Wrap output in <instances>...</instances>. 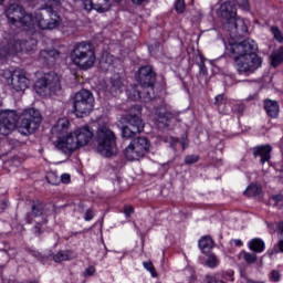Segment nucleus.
Masks as SVG:
<instances>
[{
    "mask_svg": "<svg viewBox=\"0 0 283 283\" xmlns=\"http://www.w3.org/2000/svg\"><path fill=\"white\" fill-rule=\"evenodd\" d=\"M217 14L228 22L230 39L228 45H226V51L234 60L238 72L241 74L255 72L258 67L262 66V57L255 54L258 52V44L253 40L235 42V39H240V36H244L249 32L244 19L238 18L235 2L226 1L221 3Z\"/></svg>",
    "mask_w": 283,
    "mask_h": 283,
    "instance_id": "f257e3e1",
    "label": "nucleus"
},
{
    "mask_svg": "<svg viewBox=\"0 0 283 283\" xmlns=\"http://www.w3.org/2000/svg\"><path fill=\"white\" fill-rule=\"evenodd\" d=\"M55 149L62 154H74L76 149L87 147L94 140V129L88 125L78 126L72 130L70 119L63 117L56 120L51 128Z\"/></svg>",
    "mask_w": 283,
    "mask_h": 283,
    "instance_id": "f03ea898",
    "label": "nucleus"
},
{
    "mask_svg": "<svg viewBox=\"0 0 283 283\" xmlns=\"http://www.w3.org/2000/svg\"><path fill=\"white\" fill-rule=\"evenodd\" d=\"M96 151L104 158H112L118 154L116 134L107 124H99L95 134Z\"/></svg>",
    "mask_w": 283,
    "mask_h": 283,
    "instance_id": "7ed1b4c3",
    "label": "nucleus"
},
{
    "mask_svg": "<svg viewBox=\"0 0 283 283\" xmlns=\"http://www.w3.org/2000/svg\"><path fill=\"white\" fill-rule=\"evenodd\" d=\"M137 81L139 85L127 90V96L130 101H144L147 103V101L151 98L149 96V88L147 87H151L156 81V73L151 71V66L140 67L138 71Z\"/></svg>",
    "mask_w": 283,
    "mask_h": 283,
    "instance_id": "20e7f679",
    "label": "nucleus"
},
{
    "mask_svg": "<svg viewBox=\"0 0 283 283\" xmlns=\"http://www.w3.org/2000/svg\"><path fill=\"white\" fill-rule=\"evenodd\" d=\"M70 61L78 67V70H92L94 63H96V53L92 49V44L86 42H81L74 45L70 52Z\"/></svg>",
    "mask_w": 283,
    "mask_h": 283,
    "instance_id": "39448f33",
    "label": "nucleus"
},
{
    "mask_svg": "<svg viewBox=\"0 0 283 283\" xmlns=\"http://www.w3.org/2000/svg\"><path fill=\"white\" fill-rule=\"evenodd\" d=\"M4 17L10 25L31 32L34 28V14L27 13L23 7L12 3L4 10Z\"/></svg>",
    "mask_w": 283,
    "mask_h": 283,
    "instance_id": "423d86ee",
    "label": "nucleus"
},
{
    "mask_svg": "<svg viewBox=\"0 0 283 283\" xmlns=\"http://www.w3.org/2000/svg\"><path fill=\"white\" fill-rule=\"evenodd\" d=\"M36 48V40L21 42L17 36L4 38L0 46V57L6 59L10 54H19V52H30Z\"/></svg>",
    "mask_w": 283,
    "mask_h": 283,
    "instance_id": "0eeeda50",
    "label": "nucleus"
},
{
    "mask_svg": "<svg viewBox=\"0 0 283 283\" xmlns=\"http://www.w3.org/2000/svg\"><path fill=\"white\" fill-rule=\"evenodd\" d=\"M34 91L40 96H52L61 92V76L54 72L44 74L35 82Z\"/></svg>",
    "mask_w": 283,
    "mask_h": 283,
    "instance_id": "6e6552de",
    "label": "nucleus"
},
{
    "mask_svg": "<svg viewBox=\"0 0 283 283\" xmlns=\"http://www.w3.org/2000/svg\"><path fill=\"white\" fill-rule=\"evenodd\" d=\"M73 109L77 118L90 116L94 109V95L87 90L77 92L72 98Z\"/></svg>",
    "mask_w": 283,
    "mask_h": 283,
    "instance_id": "1a4fd4ad",
    "label": "nucleus"
},
{
    "mask_svg": "<svg viewBox=\"0 0 283 283\" xmlns=\"http://www.w3.org/2000/svg\"><path fill=\"white\" fill-rule=\"evenodd\" d=\"M41 112L35 108H27L21 115V120L18 126V132L28 136L29 134H34L36 129L41 126Z\"/></svg>",
    "mask_w": 283,
    "mask_h": 283,
    "instance_id": "9d476101",
    "label": "nucleus"
},
{
    "mask_svg": "<svg viewBox=\"0 0 283 283\" xmlns=\"http://www.w3.org/2000/svg\"><path fill=\"white\" fill-rule=\"evenodd\" d=\"M143 112V107L139 105L134 106L130 109V115L127 120V125L122 127L123 138H134L136 134H140L145 129V123L139 117Z\"/></svg>",
    "mask_w": 283,
    "mask_h": 283,
    "instance_id": "9b49d317",
    "label": "nucleus"
},
{
    "mask_svg": "<svg viewBox=\"0 0 283 283\" xmlns=\"http://www.w3.org/2000/svg\"><path fill=\"white\" fill-rule=\"evenodd\" d=\"M149 147H151L149 139L146 137H137L124 149V156L130 161L140 160V158L145 157V154L149 151Z\"/></svg>",
    "mask_w": 283,
    "mask_h": 283,
    "instance_id": "f8f14e48",
    "label": "nucleus"
},
{
    "mask_svg": "<svg viewBox=\"0 0 283 283\" xmlns=\"http://www.w3.org/2000/svg\"><path fill=\"white\" fill-rule=\"evenodd\" d=\"M4 83L14 90V92H25L30 87V80L24 74H15L10 70L2 72Z\"/></svg>",
    "mask_w": 283,
    "mask_h": 283,
    "instance_id": "ddd939ff",
    "label": "nucleus"
},
{
    "mask_svg": "<svg viewBox=\"0 0 283 283\" xmlns=\"http://www.w3.org/2000/svg\"><path fill=\"white\" fill-rule=\"evenodd\" d=\"M17 120L19 115L14 109H4L0 112V134L2 136H10L17 129Z\"/></svg>",
    "mask_w": 283,
    "mask_h": 283,
    "instance_id": "4468645a",
    "label": "nucleus"
},
{
    "mask_svg": "<svg viewBox=\"0 0 283 283\" xmlns=\"http://www.w3.org/2000/svg\"><path fill=\"white\" fill-rule=\"evenodd\" d=\"M33 21L34 25L31 28V32L33 30H54L55 28H59L61 18L52 13L51 20L48 22L45 19H43V13L38 12L33 14Z\"/></svg>",
    "mask_w": 283,
    "mask_h": 283,
    "instance_id": "2eb2a0df",
    "label": "nucleus"
},
{
    "mask_svg": "<svg viewBox=\"0 0 283 283\" xmlns=\"http://www.w3.org/2000/svg\"><path fill=\"white\" fill-rule=\"evenodd\" d=\"M84 7V10L88 12L96 10V12H107L112 8L111 0H81Z\"/></svg>",
    "mask_w": 283,
    "mask_h": 283,
    "instance_id": "dca6fc26",
    "label": "nucleus"
},
{
    "mask_svg": "<svg viewBox=\"0 0 283 283\" xmlns=\"http://www.w3.org/2000/svg\"><path fill=\"white\" fill-rule=\"evenodd\" d=\"M170 116L171 113H169L167 106L165 105H161L158 108H154V111L150 114V118L153 120H156V123H167Z\"/></svg>",
    "mask_w": 283,
    "mask_h": 283,
    "instance_id": "f3484780",
    "label": "nucleus"
},
{
    "mask_svg": "<svg viewBox=\"0 0 283 283\" xmlns=\"http://www.w3.org/2000/svg\"><path fill=\"white\" fill-rule=\"evenodd\" d=\"M273 148L269 145H263L254 148V157L255 158H261L260 163L264 165V163H269L271 160V151Z\"/></svg>",
    "mask_w": 283,
    "mask_h": 283,
    "instance_id": "a211bd4d",
    "label": "nucleus"
},
{
    "mask_svg": "<svg viewBox=\"0 0 283 283\" xmlns=\"http://www.w3.org/2000/svg\"><path fill=\"white\" fill-rule=\"evenodd\" d=\"M264 109L271 118H277L280 115V104L273 99H265Z\"/></svg>",
    "mask_w": 283,
    "mask_h": 283,
    "instance_id": "6ab92c4d",
    "label": "nucleus"
},
{
    "mask_svg": "<svg viewBox=\"0 0 283 283\" xmlns=\"http://www.w3.org/2000/svg\"><path fill=\"white\" fill-rule=\"evenodd\" d=\"M270 63L272 67H277L283 63V46L273 51L270 55Z\"/></svg>",
    "mask_w": 283,
    "mask_h": 283,
    "instance_id": "aec40b11",
    "label": "nucleus"
},
{
    "mask_svg": "<svg viewBox=\"0 0 283 283\" xmlns=\"http://www.w3.org/2000/svg\"><path fill=\"white\" fill-rule=\"evenodd\" d=\"M248 247H249V250L254 251V253H262L264 252V249H266V245L264 244L262 239H258V238L249 241Z\"/></svg>",
    "mask_w": 283,
    "mask_h": 283,
    "instance_id": "412c9836",
    "label": "nucleus"
},
{
    "mask_svg": "<svg viewBox=\"0 0 283 283\" xmlns=\"http://www.w3.org/2000/svg\"><path fill=\"white\" fill-rule=\"evenodd\" d=\"M54 262H67L74 260V253L70 250H61L53 255Z\"/></svg>",
    "mask_w": 283,
    "mask_h": 283,
    "instance_id": "4be33fe9",
    "label": "nucleus"
},
{
    "mask_svg": "<svg viewBox=\"0 0 283 283\" xmlns=\"http://www.w3.org/2000/svg\"><path fill=\"white\" fill-rule=\"evenodd\" d=\"M214 104L221 114H229V109H227V105H229V102H227L224 94L218 95L216 97Z\"/></svg>",
    "mask_w": 283,
    "mask_h": 283,
    "instance_id": "5701e85b",
    "label": "nucleus"
},
{
    "mask_svg": "<svg viewBox=\"0 0 283 283\" xmlns=\"http://www.w3.org/2000/svg\"><path fill=\"white\" fill-rule=\"evenodd\" d=\"M199 249L203 253H206V251H210V249H213V239H211L209 235L202 237L199 240Z\"/></svg>",
    "mask_w": 283,
    "mask_h": 283,
    "instance_id": "b1692460",
    "label": "nucleus"
},
{
    "mask_svg": "<svg viewBox=\"0 0 283 283\" xmlns=\"http://www.w3.org/2000/svg\"><path fill=\"white\" fill-rule=\"evenodd\" d=\"M262 193V186L252 184L248 186V188L244 191V196H248V198H253L255 196H260Z\"/></svg>",
    "mask_w": 283,
    "mask_h": 283,
    "instance_id": "393cba45",
    "label": "nucleus"
},
{
    "mask_svg": "<svg viewBox=\"0 0 283 283\" xmlns=\"http://www.w3.org/2000/svg\"><path fill=\"white\" fill-rule=\"evenodd\" d=\"M31 216L33 218H39V216H43V203L41 201H36L32 205Z\"/></svg>",
    "mask_w": 283,
    "mask_h": 283,
    "instance_id": "a878e982",
    "label": "nucleus"
},
{
    "mask_svg": "<svg viewBox=\"0 0 283 283\" xmlns=\"http://www.w3.org/2000/svg\"><path fill=\"white\" fill-rule=\"evenodd\" d=\"M219 264L220 259H218L216 254H208V258L206 260V266H208V269H217Z\"/></svg>",
    "mask_w": 283,
    "mask_h": 283,
    "instance_id": "bb28decb",
    "label": "nucleus"
},
{
    "mask_svg": "<svg viewBox=\"0 0 283 283\" xmlns=\"http://www.w3.org/2000/svg\"><path fill=\"white\" fill-rule=\"evenodd\" d=\"M118 92H123V81L120 78L111 81V93L117 94Z\"/></svg>",
    "mask_w": 283,
    "mask_h": 283,
    "instance_id": "cd10ccee",
    "label": "nucleus"
},
{
    "mask_svg": "<svg viewBox=\"0 0 283 283\" xmlns=\"http://www.w3.org/2000/svg\"><path fill=\"white\" fill-rule=\"evenodd\" d=\"M240 258H243L244 262H247V264H253L255 262V260H258V255H255L254 253H249V252H241Z\"/></svg>",
    "mask_w": 283,
    "mask_h": 283,
    "instance_id": "c85d7f7f",
    "label": "nucleus"
},
{
    "mask_svg": "<svg viewBox=\"0 0 283 283\" xmlns=\"http://www.w3.org/2000/svg\"><path fill=\"white\" fill-rule=\"evenodd\" d=\"M271 32H272L275 41H277L279 43H283V34H282V31L280 30V28L272 27Z\"/></svg>",
    "mask_w": 283,
    "mask_h": 283,
    "instance_id": "c756f323",
    "label": "nucleus"
},
{
    "mask_svg": "<svg viewBox=\"0 0 283 283\" xmlns=\"http://www.w3.org/2000/svg\"><path fill=\"white\" fill-rule=\"evenodd\" d=\"M41 56H44V59H48L50 56L51 59H59L61 56V53L56 50H50V51H42Z\"/></svg>",
    "mask_w": 283,
    "mask_h": 283,
    "instance_id": "7c9ffc66",
    "label": "nucleus"
},
{
    "mask_svg": "<svg viewBox=\"0 0 283 283\" xmlns=\"http://www.w3.org/2000/svg\"><path fill=\"white\" fill-rule=\"evenodd\" d=\"M143 265L146 269V271L150 272L151 277H158V273H156V269L154 268V263H151L150 261H147V262H144Z\"/></svg>",
    "mask_w": 283,
    "mask_h": 283,
    "instance_id": "2f4dec72",
    "label": "nucleus"
},
{
    "mask_svg": "<svg viewBox=\"0 0 283 283\" xmlns=\"http://www.w3.org/2000/svg\"><path fill=\"white\" fill-rule=\"evenodd\" d=\"M45 8L49 10H56L61 6V0H45Z\"/></svg>",
    "mask_w": 283,
    "mask_h": 283,
    "instance_id": "473e14b6",
    "label": "nucleus"
},
{
    "mask_svg": "<svg viewBox=\"0 0 283 283\" xmlns=\"http://www.w3.org/2000/svg\"><path fill=\"white\" fill-rule=\"evenodd\" d=\"M175 10L179 14H182V12H185V0H176Z\"/></svg>",
    "mask_w": 283,
    "mask_h": 283,
    "instance_id": "72a5a7b5",
    "label": "nucleus"
},
{
    "mask_svg": "<svg viewBox=\"0 0 283 283\" xmlns=\"http://www.w3.org/2000/svg\"><path fill=\"white\" fill-rule=\"evenodd\" d=\"M198 160H199L198 155H188L185 158L186 165H193V164L198 163Z\"/></svg>",
    "mask_w": 283,
    "mask_h": 283,
    "instance_id": "f704fd0d",
    "label": "nucleus"
},
{
    "mask_svg": "<svg viewBox=\"0 0 283 283\" xmlns=\"http://www.w3.org/2000/svg\"><path fill=\"white\" fill-rule=\"evenodd\" d=\"M233 270H228L223 273V280H226L227 282H233Z\"/></svg>",
    "mask_w": 283,
    "mask_h": 283,
    "instance_id": "c9c22d12",
    "label": "nucleus"
},
{
    "mask_svg": "<svg viewBox=\"0 0 283 283\" xmlns=\"http://www.w3.org/2000/svg\"><path fill=\"white\" fill-rule=\"evenodd\" d=\"M280 272H277V270H273L271 273H270V280L272 282H280Z\"/></svg>",
    "mask_w": 283,
    "mask_h": 283,
    "instance_id": "e433bc0d",
    "label": "nucleus"
},
{
    "mask_svg": "<svg viewBox=\"0 0 283 283\" xmlns=\"http://www.w3.org/2000/svg\"><path fill=\"white\" fill-rule=\"evenodd\" d=\"M96 273V269L94 266H88L85 271H84V276L88 277L92 276Z\"/></svg>",
    "mask_w": 283,
    "mask_h": 283,
    "instance_id": "4c0bfd02",
    "label": "nucleus"
},
{
    "mask_svg": "<svg viewBox=\"0 0 283 283\" xmlns=\"http://www.w3.org/2000/svg\"><path fill=\"white\" fill-rule=\"evenodd\" d=\"M203 283H218V276L207 275L203 280Z\"/></svg>",
    "mask_w": 283,
    "mask_h": 283,
    "instance_id": "58836bf2",
    "label": "nucleus"
},
{
    "mask_svg": "<svg viewBox=\"0 0 283 283\" xmlns=\"http://www.w3.org/2000/svg\"><path fill=\"white\" fill-rule=\"evenodd\" d=\"M242 10H249V0H237Z\"/></svg>",
    "mask_w": 283,
    "mask_h": 283,
    "instance_id": "ea45409f",
    "label": "nucleus"
},
{
    "mask_svg": "<svg viewBox=\"0 0 283 283\" xmlns=\"http://www.w3.org/2000/svg\"><path fill=\"white\" fill-rule=\"evenodd\" d=\"M92 218H94V211L92 210H86L85 214H84V220H86V222H90V220H92Z\"/></svg>",
    "mask_w": 283,
    "mask_h": 283,
    "instance_id": "a19ab883",
    "label": "nucleus"
},
{
    "mask_svg": "<svg viewBox=\"0 0 283 283\" xmlns=\"http://www.w3.org/2000/svg\"><path fill=\"white\" fill-rule=\"evenodd\" d=\"M70 180H71L70 174H63V175L61 176V181H62L64 185H70Z\"/></svg>",
    "mask_w": 283,
    "mask_h": 283,
    "instance_id": "79ce46f5",
    "label": "nucleus"
},
{
    "mask_svg": "<svg viewBox=\"0 0 283 283\" xmlns=\"http://www.w3.org/2000/svg\"><path fill=\"white\" fill-rule=\"evenodd\" d=\"M124 213H125V216H127V217L132 216V213H134V207H132V206H126V207L124 208Z\"/></svg>",
    "mask_w": 283,
    "mask_h": 283,
    "instance_id": "37998d69",
    "label": "nucleus"
},
{
    "mask_svg": "<svg viewBox=\"0 0 283 283\" xmlns=\"http://www.w3.org/2000/svg\"><path fill=\"white\" fill-rule=\"evenodd\" d=\"M272 200L274 201V205H277V202H281V200H283V196L274 195V196H272Z\"/></svg>",
    "mask_w": 283,
    "mask_h": 283,
    "instance_id": "c03bdc74",
    "label": "nucleus"
},
{
    "mask_svg": "<svg viewBox=\"0 0 283 283\" xmlns=\"http://www.w3.org/2000/svg\"><path fill=\"white\" fill-rule=\"evenodd\" d=\"M145 1H147V0H132V2H133L135 6H140L142 3H145Z\"/></svg>",
    "mask_w": 283,
    "mask_h": 283,
    "instance_id": "a18cd8bd",
    "label": "nucleus"
},
{
    "mask_svg": "<svg viewBox=\"0 0 283 283\" xmlns=\"http://www.w3.org/2000/svg\"><path fill=\"white\" fill-rule=\"evenodd\" d=\"M258 98V94H253L247 97V101H255Z\"/></svg>",
    "mask_w": 283,
    "mask_h": 283,
    "instance_id": "49530a36",
    "label": "nucleus"
},
{
    "mask_svg": "<svg viewBox=\"0 0 283 283\" xmlns=\"http://www.w3.org/2000/svg\"><path fill=\"white\" fill-rule=\"evenodd\" d=\"M233 244L235 247H242V240L235 239V240H233Z\"/></svg>",
    "mask_w": 283,
    "mask_h": 283,
    "instance_id": "de8ad7c7",
    "label": "nucleus"
},
{
    "mask_svg": "<svg viewBox=\"0 0 283 283\" xmlns=\"http://www.w3.org/2000/svg\"><path fill=\"white\" fill-rule=\"evenodd\" d=\"M277 229H279V233L283 235V222L279 223Z\"/></svg>",
    "mask_w": 283,
    "mask_h": 283,
    "instance_id": "09e8293b",
    "label": "nucleus"
},
{
    "mask_svg": "<svg viewBox=\"0 0 283 283\" xmlns=\"http://www.w3.org/2000/svg\"><path fill=\"white\" fill-rule=\"evenodd\" d=\"M247 282L248 283H264V281H254V280H251V279H247Z\"/></svg>",
    "mask_w": 283,
    "mask_h": 283,
    "instance_id": "8fccbe9b",
    "label": "nucleus"
},
{
    "mask_svg": "<svg viewBox=\"0 0 283 283\" xmlns=\"http://www.w3.org/2000/svg\"><path fill=\"white\" fill-rule=\"evenodd\" d=\"M279 250L283 253V240L279 242Z\"/></svg>",
    "mask_w": 283,
    "mask_h": 283,
    "instance_id": "3c124183",
    "label": "nucleus"
},
{
    "mask_svg": "<svg viewBox=\"0 0 283 283\" xmlns=\"http://www.w3.org/2000/svg\"><path fill=\"white\" fill-rule=\"evenodd\" d=\"M181 145H182V147H184V149L187 147V145H189V142H187V139H184L182 142H181Z\"/></svg>",
    "mask_w": 283,
    "mask_h": 283,
    "instance_id": "603ef678",
    "label": "nucleus"
},
{
    "mask_svg": "<svg viewBox=\"0 0 283 283\" xmlns=\"http://www.w3.org/2000/svg\"><path fill=\"white\" fill-rule=\"evenodd\" d=\"M35 233H38V234L41 233V228H39V226L35 227Z\"/></svg>",
    "mask_w": 283,
    "mask_h": 283,
    "instance_id": "864d4df0",
    "label": "nucleus"
},
{
    "mask_svg": "<svg viewBox=\"0 0 283 283\" xmlns=\"http://www.w3.org/2000/svg\"><path fill=\"white\" fill-rule=\"evenodd\" d=\"M273 253H277V251L274 250V251L270 252V258H271V255H273Z\"/></svg>",
    "mask_w": 283,
    "mask_h": 283,
    "instance_id": "5fc2aeb1",
    "label": "nucleus"
},
{
    "mask_svg": "<svg viewBox=\"0 0 283 283\" xmlns=\"http://www.w3.org/2000/svg\"><path fill=\"white\" fill-rule=\"evenodd\" d=\"M109 61H112L113 56H108Z\"/></svg>",
    "mask_w": 283,
    "mask_h": 283,
    "instance_id": "6e6d98bb",
    "label": "nucleus"
},
{
    "mask_svg": "<svg viewBox=\"0 0 283 283\" xmlns=\"http://www.w3.org/2000/svg\"><path fill=\"white\" fill-rule=\"evenodd\" d=\"M219 283H224V281H223V280H221V281H219Z\"/></svg>",
    "mask_w": 283,
    "mask_h": 283,
    "instance_id": "4d7b16f0",
    "label": "nucleus"
},
{
    "mask_svg": "<svg viewBox=\"0 0 283 283\" xmlns=\"http://www.w3.org/2000/svg\"><path fill=\"white\" fill-rule=\"evenodd\" d=\"M3 1H6V0H0V3H3Z\"/></svg>",
    "mask_w": 283,
    "mask_h": 283,
    "instance_id": "13d9d810",
    "label": "nucleus"
},
{
    "mask_svg": "<svg viewBox=\"0 0 283 283\" xmlns=\"http://www.w3.org/2000/svg\"><path fill=\"white\" fill-rule=\"evenodd\" d=\"M1 105H3V103L0 101V107H1Z\"/></svg>",
    "mask_w": 283,
    "mask_h": 283,
    "instance_id": "bf43d9fd",
    "label": "nucleus"
}]
</instances>
